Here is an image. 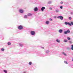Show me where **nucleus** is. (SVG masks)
Returning <instances> with one entry per match:
<instances>
[{
  "instance_id": "obj_3",
  "label": "nucleus",
  "mask_w": 73,
  "mask_h": 73,
  "mask_svg": "<svg viewBox=\"0 0 73 73\" xmlns=\"http://www.w3.org/2000/svg\"><path fill=\"white\" fill-rule=\"evenodd\" d=\"M35 34L36 33H35V32L34 31H31V34L33 36H34Z\"/></svg>"
},
{
  "instance_id": "obj_10",
  "label": "nucleus",
  "mask_w": 73,
  "mask_h": 73,
  "mask_svg": "<svg viewBox=\"0 0 73 73\" xmlns=\"http://www.w3.org/2000/svg\"><path fill=\"white\" fill-rule=\"evenodd\" d=\"M62 54L64 55V56H67V55H66V54L64 52H62Z\"/></svg>"
},
{
  "instance_id": "obj_8",
  "label": "nucleus",
  "mask_w": 73,
  "mask_h": 73,
  "mask_svg": "<svg viewBox=\"0 0 73 73\" xmlns=\"http://www.w3.org/2000/svg\"><path fill=\"white\" fill-rule=\"evenodd\" d=\"M19 12L21 13H23L24 12V11L23 10L20 9L19 10Z\"/></svg>"
},
{
  "instance_id": "obj_12",
  "label": "nucleus",
  "mask_w": 73,
  "mask_h": 73,
  "mask_svg": "<svg viewBox=\"0 0 73 73\" xmlns=\"http://www.w3.org/2000/svg\"><path fill=\"white\" fill-rule=\"evenodd\" d=\"M19 45L20 46H21V47H22V46H23V45H24V44H23L21 43H19Z\"/></svg>"
},
{
  "instance_id": "obj_22",
  "label": "nucleus",
  "mask_w": 73,
  "mask_h": 73,
  "mask_svg": "<svg viewBox=\"0 0 73 73\" xmlns=\"http://www.w3.org/2000/svg\"><path fill=\"white\" fill-rule=\"evenodd\" d=\"M56 12H59V10L58 9H56Z\"/></svg>"
},
{
  "instance_id": "obj_5",
  "label": "nucleus",
  "mask_w": 73,
  "mask_h": 73,
  "mask_svg": "<svg viewBox=\"0 0 73 73\" xmlns=\"http://www.w3.org/2000/svg\"><path fill=\"white\" fill-rule=\"evenodd\" d=\"M65 25H71V24H70V23L67 22H65Z\"/></svg>"
},
{
  "instance_id": "obj_29",
  "label": "nucleus",
  "mask_w": 73,
  "mask_h": 73,
  "mask_svg": "<svg viewBox=\"0 0 73 73\" xmlns=\"http://www.w3.org/2000/svg\"><path fill=\"white\" fill-rule=\"evenodd\" d=\"M67 49L68 50H69L70 49V48L69 47H67Z\"/></svg>"
},
{
  "instance_id": "obj_24",
  "label": "nucleus",
  "mask_w": 73,
  "mask_h": 73,
  "mask_svg": "<svg viewBox=\"0 0 73 73\" xmlns=\"http://www.w3.org/2000/svg\"><path fill=\"white\" fill-rule=\"evenodd\" d=\"M64 42H68V40H64Z\"/></svg>"
},
{
  "instance_id": "obj_14",
  "label": "nucleus",
  "mask_w": 73,
  "mask_h": 73,
  "mask_svg": "<svg viewBox=\"0 0 73 73\" xmlns=\"http://www.w3.org/2000/svg\"><path fill=\"white\" fill-rule=\"evenodd\" d=\"M49 21H46V24H49Z\"/></svg>"
},
{
  "instance_id": "obj_4",
  "label": "nucleus",
  "mask_w": 73,
  "mask_h": 73,
  "mask_svg": "<svg viewBox=\"0 0 73 73\" xmlns=\"http://www.w3.org/2000/svg\"><path fill=\"white\" fill-rule=\"evenodd\" d=\"M70 31L69 30H67L66 31H64V34L65 35H66L68 33H70Z\"/></svg>"
},
{
  "instance_id": "obj_33",
  "label": "nucleus",
  "mask_w": 73,
  "mask_h": 73,
  "mask_svg": "<svg viewBox=\"0 0 73 73\" xmlns=\"http://www.w3.org/2000/svg\"><path fill=\"white\" fill-rule=\"evenodd\" d=\"M49 9L50 10H52V7H50L49 8Z\"/></svg>"
},
{
  "instance_id": "obj_35",
  "label": "nucleus",
  "mask_w": 73,
  "mask_h": 73,
  "mask_svg": "<svg viewBox=\"0 0 73 73\" xmlns=\"http://www.w3.org/2000/svg\"><path fill=\"white\" fill-rule=\"evenodd\" d=\"M71 15H73V12H71Z\"/></svg>"
},
{
  "instance_id": "obj_18",
  "label": "nucleus",
  "mask_w": 73,
  "mask_h": 73,
  "mask_svg": "<svg viewBox=\"0 0 73 73\" xmlns=\"http://www.w3.org/2000/svg\"><path fill=\"white\" fill-rule=\"evenodd\" d=\"M7 44L8 45H10L11 44V43L10 42H8L7 43Z\"/></svg>"
},
{
  "instance_id": "obj_11",
  "label": "nucleus",
  "mask_w": 73,
  "mask_h": 73,
  "mask_svg": "<svg viewBox=\"0 0 73 73\" xmlns=\"http://www.w3.org/2000/svg\"><path fill=\"white\" fill-rule=\"evenodd\" d=\"M56 41L57 42H58V43H60V40L59 39H56Z\"/></svg>"
},
{
  "instance_id": "obj_21",
  "label": "nucleus",
  "mask_w": 73,
  "mask_h": 73,
  "mask_svg": "<svg viewBox=\"0 0 73 73\" xmlns=\"http://www.w3.org/2000/svg\"><path fill=\"white\" fill-rule=\"evenodd\" d=\"M70 24H71V25H70V26H71L72 25H73V22H71V23H70Z\"/></svg>"
},
{
  "instance_id": "obj_36",
  "label": "nucleus",
  "mask_w": 73,
  "mask_h": 73,
  "mask_svg": "<svg viewBox=\"0 0 73 73\" xmlns=\"http://www.w3.org/2000/svg\"><path fill=\"white\" fill-rule=\"evenodd\" d=\"M41 48H42V49H44V47H41Z\"/></svg>"
},
{
  "instance_id": "obj_13",
  "label": "nucleus",
  "mask_w": 73,
  "mask_h": 73,
  "mask_svg": "<svg viewBox=\"0 0 73 73\" xmlns=\"http://www.w3.org/2000/svg\"><path fill=\"white\" fill-rule=\"evenodd\" d=\"M52 2L51 1H49L48 2V4H52Z\"/></svg>"
},
{
  "instance_id": "obj_17",
  "label": "nucleus",
  "mask_w": 73,
  "mask_h": 73,
  "mask_svg": "<svg viewBox=\"0 0 73 73\" xmlns=\"http://www.w3.org/2000/svg\"><path fill=\"white\" fill-rule=\"evenodd\" d=\"M49 52H50V51L48 50H47L46 51V53H49Z\"/></svg>"
},
{
  "instance_id": "obj_9",
  "label": "nucleus",
  "mask_w": 73,
  "mask_h": 73,
  "mask_svg": "<svg viewBox=\"0 0 73 73\" xmlns=\"http://www.w3.org/2000/svg\"><path fill=\"white\" fill-rule=\"evenodd\" d=\"M59 33H61L62 32V30L60 29L59 30Z\"/></svg>"
},
{
  "instance_id": "obj_19",
  "label": "nucleus",
  "mask_w": 73,
  "mask_h": 73,
  "mask_svg": "<svg viewBox=\"0 0 73 73\" xmlns=\"http://www.w3.org/2000/svg\"><path fill=\"white\" fill-rule=\"evenodd\" d=\"M67 40H70V37H67Z\"/></svg>"
},
{
  "instance_id": "obj_27",
  "label": "nucleus",
  "mask_w": 73,
  "mask_h": 73,
  "mask_svg": "<svg viewBox=\"0 0 73 73\" xmlns=\"http://www.w3.org/2000/svg\"><path fill=\"white\" fill-rule=\"evenodd\" d=\"M64 62L65 64H68V62H66V61H64Z\"/></svg>"
},
{
  "instance_id": "obj_6",
  "label": "nucleus",
  "mask_w": 73,
  "mask_h": 73,
  "mask_svg": "<svg viewBox=\"0 0 73 73\" xmlns=\"http://www.w3.org/2000/svg\"><path fill=\"white\" fill-rule=\"evenodd\" d=\"M45 9V7H43L41 8V10L42 11H44Z\"/></svg>"
},
{
  "instance_id": "obj_23",
  "label": "nucleus",
  "mask_w": 73,
  "mask_h": 73,
  "mask_svg": "<svg viewBox=\"0 0 73 73\" xmlns=\"http://www.w3.org/2000/svg\"><path fill=\"white\" fill-rule=\"evenodd\" d=\"M69 42L70 44H72V41L71 40H70L69 41Z\"/></svg>"
},
{
  "instance_id": "obj_31",
  "label": "nucleus",
  "mask_w": 73,
  "mask_h": 73,
  "mask_svg": "<svg viewBox=\"0 0 73 73\" xmlns=\"http://www.w3.org/2000/svg\"><path fill=\"white\" fill-rule=\"evenodd\" d=\"M63 8V7H62V6H60V9H62Z\"/></svg>"
},
{
  "instance_id": "obj_30",
  "label": "nucleus",
  "mask_w": 73,
  "mask_h": 73,
  "mask_svg": "<svg viewBox=\"0 0 73 73\" xmlns=\"http://www.w3.org/2000/svg\"><path fill=\"white\" fill-rule=\"evenodd\" d=\"M29 65H32V62H30L29 63Z\"/></svg>"
},
{
  "instance_id": "obj_26",
  "label": "nucleus",
  "mask_w": 73,
  "mask_h": 73,
  "mask_svg": "<svg viewBox=\"0 0 73 73\" xmlns=\"http://www.w3.org/2000/svg\"><path fill=\"white\" fill-rule=\"evenodd\" d=\"M71 50H73V44L71 46Z\"/></svg>"
},
{
  "instance_id": "obj_15",
  "label": "nucleus",
  "mask_w": 73,
  "mask_h": 73,
  "mask_svg": "<svg viewBox=\"0 0 73 73\" xmlns=\"http://www.w3.org/2000/svg\"><path fill=\"white\" fill-rule=\"evenodd\" d=\"M24 19H27V18H28V17L27 15H25L24 16Z\"/></svg>"
},
{
  "instance_id": "obj_7",
  "label": "nucleus",
  "mask_w": 73,
  "mask_h": 73,
  "mask_svg": "<svg viewBox=\"0 0 73 73\" xmlns=\"http://www.w3.org/2000/svg\"><path fill=\"white\" fill-rule=\"evenodd\" d=\"M34 11H35V12H36L38 11V8L37 7H35L34 9Z\"/></svg>"
},
{
  "instance_id": "obj_32",
  "label": "nucleus",
  "mask_w": 73,
  "mask_h": 73,
  "mask_svg": "<svg viewBox=\"0 0 73 73\" xmlns=\"http://www.w3.org/2000/svg\"><path fill=\"white\" fill-rule=\"evenodd\" d=\"M68 19L69 20H72V18L71 17H69Z\"/></svg>"
},
{
  "instance_id": "obj_39",
  "label": "nucleus",
  "mask_w": 73,
  "mask_h": 73,
  "mask_svg": "<svg viewBox=\"0 0 73 73\" xmlns=\"http://www.w3.org/2000/svg\"><path fill=\"white\" fill-rule=\"evenodd\" d=\"M72 54L73 55V53Z\"/></svg>"
},
{
  "instance_id": "obj_37",
  "label": "nucleus",
  "mask_w": 73,
  "mask_h": 73,
  "mask_svg": "<svg viewBox=\"0 0 73 73\" xmlns=\"http://www.w3.org/2000/svg\"><path fill=\"white\" fill-rule=\"evenodd\" d=\"M56 17H54V18H56Z\"/></svg>"
},
{
  "instance_id": "obj_28",
  "label": "nucleus",
  "mask_w": 73,
  "mask_h": 73,
  "mask_svg": "<svg viewBox=\"0 0 73 73\" xmlns=\"http://www.w3.org/2000/svg\"><path fill=\"white\" fill-rule=\"evenodd\" d=\"M49 20L50 21H53V19H51V18L49 19Z\"/></svg>"
},
{
  "instance_id": "obj_20",
  "label": "nucleus",
  "mask_w": 73,
  "mask_h": 73,
  "mask_svg": "<svg viewBox=\"0 0 73 73\" xmlns=\"http://www.w3.org/2000/svg\"><path fill=\"white\" fill-rule=\"evenodd\" d=\"M3 72H4V73H7V71L6 70H3Z\"/></svg>"
},
{
  "instance_id": "obj_38",
  "label": "nucleus",
  "mask_w": 73,
  "mask_h": 73,
  "mask_svg": "<svg viewBox=\"0 0 73 73\" xmlns=\"http://www.w3.org/2000/svg\"><path fill=\"white\" fill-rule=\"evenodd\" d=\"M72 61H73V59L72 60Z\"/></svg>"
},
{
  "instance_id": "obj_2",
  "label": "nucleus",
  "mask_w": 73,
  "mask_h": 73,
  "mask_svg": "<svg viewBox=\"0 0 73 73\" xmlns=\"http://www.w3.org/2000/svg\"><path fill=\"white\" fill-rule=\"evenodd\" d=\"M57 19H60V20H63V17L62 16H58L57 17Z\"/></svg>"
},
{
  "instance_id": "obj_16",
  "label": "nucleus",
  "mask_w": 73,
  "mask_h": 73,
  "mask_svg": "<svg viewBox=\"0 0 73 73\" xmlns=\"http://www.w3.org/2000/svg\"><path fill=\"white\" fill-rule=\"evenodd\" d=\"M32 14H31V13H28V16H32Z\"/></svg>"
},
{
  "instance_id": "obj_25",
  "label": "nucleus",
  "mask_w": 73,
  "mask_h": 73,
  "mask_svg": "<svg viewBox=\"0 0 73 73\" xmlns=\"http://www.w3.org/2000/svg\"><path fill=\"white\" fill-rule=\"evenodd\" d=\"M1 50L2 52H4V48H1Z\"/></svg>"
},
{
  "instance_id": "obj_34",
  "label": "nucleus",
  "mask_w": 73,
  "mask_h": 73,
  "mask_svg": "<svg viewBox=\"0 0 73 73\" xmlns=\"http://www.w3.org/2000/svg\"><path fill=\"white\" fill-rule=\"evenodd\" d=\"M63 3L64 2H63L61 1L60 3V4H63Z\"/></svg>"
},
{
  "instance_id": "obj_1",
  "label": "nucleus",
  "mask_w": 73,
  "mask_h": 73,
  "mask_svg": "<svg viewBox=\"0 0 73 73\" xmlns=\"http://www.w3.org/2000/svg\"><path fill=\"white\" fill-rule=\"evenodd\" d=\"M18 29L19 30H21L23 29V27L21 25L19 26L18 27Z\"/></svg>"
}]
</instances>
